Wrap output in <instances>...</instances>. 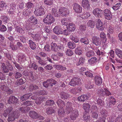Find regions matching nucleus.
Returning <instances> with one entry per match:
<instances>
[{
  "label": "nucleus",
  "mask_w": 122,
  "mask_h": 122,
  "mask_svg": "<svg viewBox=\"0 0 122 122\" xmlns=\"http://www.w3.org/2000/svg\"><path fill=\"white\" fill-rule=\"evenodd\" d=\"M34 13L37 16L43 15L45 13L44 7L41 4H37L35 7V10Z\"/></svg>",
  "instance_id": "obj_1"
},
{
  "label": "nucleus",
  "mask_w": 122,
  "mask_h": 122,
  "mask_svg": "<svg viewBox=\"0 0 122 122\" xmlns=\"http://www.w3.org/2000/svg\"><path fill=\"white\" fill-rule=\"evenodd\" d=\"M57 83L56 81L54 80L51 79L47 80L43 82V85L46 88L50 89L53 86L55 85Z\"/></svg>",
  "instance_id": "obj_2"
},
{
  "label": "nucleus",
  "mask_w": 122,
  "mask_h": 122,
  "mask_svg": "<svg viewBox=\"0 0 122 122\" xmlns=\"http://www.w3.org/2000/svg\"><path fill=\"white\" fill-rule=\"evenodd\" d=\"M55 20L51 14L48 13L46 17L43 20L44 22L47 24H51L55 21Z\"/></svg>",
  "instance_id": "obj_3"
},
{
  "label": "nucleus",
  "mask_w": 122,
  "mask_h": 122,
  "mask_svg": "<svg viewBox=\"0 0 122 122\" xmlns=\"http://www.w3.org/2000/svg\"><path fill=\"white\" fill-rule=\"evenodd\" d=\"M18 113L16 111H13L12 113L9 114L7 119L8 122L12 121L15 120V118L18 117Z\"/></svg>",
  "instance_id": "obj_4"
},
{
  "label": "nucleus",
  "mask_w": 122,
  "mask_h": 122,
  "mask_svg": "<svg viewBox=\"0 0 122 122\" xmlns=\"http://www.w3.org/2000/svg\"><path fill=\"white\" fill-rule=\"evenodd\" d=\"M97 93L100 95L103 96H109L111 95V93L107 89H99L97 92Z\"/></svg>",
  "instance_id": "obj_5"
},
{
  "label": "nucleus",
  "mask_w": 122,
  "mask_h": 122,
  "mask_svg": "<svg viewBox=\"0 0 122 122\" xmlns=\"http://www.w3.org/2000/svg\"><path fill=\"white\" fill-rule=\"evenodd\" d=\"M69 13V10L67 8L62 7L60 8L59 9V13L62 16H64L68 14Z\"/></svg>",
  "instance_id": "obj_6"
},
{
  "label": "nucleus",
  "mask_w": 122,
  "mask_h": 122,
  "mask_svg": "<svg viewBox=\"0 0 122 122\" xmlns=\"http://www.w3.org/2000/svg\"><path fill=\"white\" fill-rule=\"evenodd\" d=\"M81 79L78 77L74 78L72 79L69 83L71 86H74L80 83Z\"/></svg>",
  "instance_id": "obj_7"
},
{
  "label": "nucleus",
  "mask_w": 122,
  "mask_h": 122,
  "mask_svg": "<svg viewBox=\"0 0 122 122\" xmlns=\"http://www.w3.org/2000/svg\"><path fill=\"white\" fill-rule=\"evenodd\" d=\"M104 15L105 19L107 20H110L112 18V15L110 10L106 9L104 11Z\"/></svg>",
  "instance_id": "obj_8"
},
{
  "label": "nucleus",
  "mask_w": 122,
  "mask_h": 122,
  "mask_svg": "<svg viewBox=\"0 0 122 122\" xmlns=\"http://www.w3.org/2000/svg\"><path fill=\"white\" fill-rule=\"evenodd\" d=\"M18 102V99L15 96H10L8 100V102L10 104H15Z\"/></svg>",
  "instance_id": "obj_9"
},
{
  "label": "nucleus",
  "mask_w": 122,
  "mask_h": 122,
  "mask_svg": "<svg viewBox=\"0 0 122 122\" xmlns=\"http://www.w3.org/2000/svg\"><path fill=\"white\" fill-rule=\"evenodd\" d=\"M25 5L26 10H28L29 13H31L32 12L31 9L34 7V4L30 2H29L25 3Z\"/></svg>",
  "instance_id": "obj_10"
},
{
  "label": "nucleus",
  "mask_w": 122,
  "mask_h": 122,
  "mask_svg": "<svg viewBox=\"0 0 122 122\" xmlns=\"http://www.w3.org/2000/svg\"><path fill=\"white\" fill-rule=\"evenodd\" d=\"M73 9L75 12L77 13H80L82 11V8L77 3L73 4Z\"/></svg>",
  "instance_id": "obj_11"
},
{
  "label": "nucleus",
  "mask_w": 122,
  "mask_h": 122,
  "mask_svg": "<svg viewBox=\"0 0 122 122\" xmlns=\"http://www.w3.org/2000/svg\"><path fill=\"white\" fill-rule=\"evenodd\" d=\"M102 23L100 20L98 19L97 20L96 23V26L97 29L99 30L102 31L104 29Z\"/></svg>",
  "instance_id": "obj_12"
},
{
  "label": "nucleus",
  "mask_w": 122,
  "mask_h": 122,
  "mask_svg": "<svg viewBox=\"0 0 122 122\" xmlns=\"http://www.w3.org/2000/svg\"><path fill=\"white\" fill-rule=\"evenodd\" d=\"M29 115L33 119L40 118L39 115L34 111H30L29 112Z\"/></svg>",
  "instance_id": "obj_13"
},
{
  "label": "nucleus",
  "mask_w": 122,
  "mask_h": 122,
  "mask_svg": "<svg viewBox=\"0 0 122 122\" xmlns=\"http://www.w3.org/2000/svg\"><path fill=\"white\" fill-rule=\"evenodd\" d=\"M79 115L77 109H75L71 111L70 115V118L72 120H75Z\"/></svg>",
  "instance_id": "obj_14"
},
{
  "label": "nucleus",
  "mask_w": 122,
  "mask_h": 122,
  "mask_svg": "<svg viewBox=\"0 0 122 122\" xmlns=\"http://www.w3.org/2000/svg\"><path fill=\"white\" fill-rule=\"evenodd\" d=\"M92 43L96 46H100L101 44V41L100 38L96 37H93L92 39Z\"/></svg>",
  "instance_id": "obj_15"
},
{
  "label": "nucleus",
  "mask_w": 122,
  "mask_h": 122,
  "mask_svg": "<svg viewBox=\"0 0 122 122\" xmlns=\"http://www.w3.org/2000/svg\"><path fill=\"white\" fill-rule=\"evenodd\" d=\"M102 11L99 8H96L94 9L92 12L94 15L96 17H101Z\"/></svg>",
  "instance_id": "obj_16"
},
{
  "label": "nucleus",
  "mask_w": 122,
  "mask_h": 122,
  "mask_svg": "<svg viewBox=\"0 0 122 122\" xmlns=\"http://www.w3.org/2000/svg\"><path fill=\"white\" fill-rule=\"evenodd\" d=\"M90 97V96L89 95L87 96L86 95H82L78 97L77 99L78 101L84 102L85 100H88Z\"/></svg>",
  "instance_id": "obj_17"
},
{
  "label": "nucleus",
  "mask_w": 122,
  "mask_h": 122,
  "mask_svg": "<svg viewBox=\"0 0 122 122\" xmlns=\"http://www.w3.org/2000/svg\"><path fill=\"white\" fill-rule=\"evenodd\" d=\"M51 50L55 52H57L58 51V49H61V47L60 46L59 47L58 46H57V44L55 43L52 42L51 44Z\"/></svg>",
  "instance_id": "obj_18"
},
{
  "label": "nucleus",
  "mask_w": 122,
  "mask_h": 122,
  "mask_svg": "<svg viewBox=\"0 0 122 122\" xmlns=\"http://www.w3.org/2000/svg\"><path fill=\"white\" fill-rule=\"evenodd\" d=\"M83 119L86 122H90L91 121L89 113L85 111L84 113L83 116Z\"/></svg>",
  "instance_id": "obj_19"
},
{
  "label": "nucleus",
  "mask_w": 122,
  "mask_h": 122,
  "mask_svg": "<svg viewBox=\"0 0 122 122\" xmlns=\"http://www.w3.org/2000/svg\"><path fill=\"white\" fill-rule=\"evenodd\" d=\"M82 5L83 8L87 9L90 8V3L88 0H82Z\"/></svg>",
  "instance_id": "obj_20"
},
{
  "label": "nucleus",
  "mask_w": 122,
  "mask_h": 122,
  "mask_svg": "<svg viewBox=\"0 0 122 122\" xmlns=\"http://www.w3.org/2000/svg\"><path fill=\"white\" fill-rule=\"evenodd\" d=\"M109 99L110 100L109 101V105H107V107L108 108L109 107L110 108L112 106H113L115 104L116 102L115 99L112 97H109Z\"/></svg>",
  "instance_id": "obj_21"
},
{
  "label": "nucleus",
  "mask_w": 122,
  "mask_h": 122,
  "mask_svg": "<svg viewBox=\"0 0 122 122\" xmlns=\"http://www.w3.org/2000/svg\"><path fill=\"white\" fill-rule=\"evenodd\" d=\"M60 96L62 99H67L69 97L70 95L67 92H62L60 94Z\"/></svg>",
  "instance_id": "obj_22"
},
{
  "label": "nucleus",
  "mask_w": 122,
  "mask_h": 122,
  "mask_svg": "<svg viewBox=\"0 0 122 122\" xmlns=\"http://www.w3.org/2000/svg\"><path fill=\"white\" fill-rule=\"evenodd\" d=\"M54 32L56 34L59 35L62 33L61 28L59 26H55L53 29Z\"/></svg>",
  "instance_id": "obj_23"
},
{
  "label": "nucleus",
  "mask_w": 122,
  "mask_h": 122,
  "mask_svg": "<svg viewBox=\"0 0 122 122\" xmlns=\"http://www.w3.org/2000/svg\"><path fill=\"white\" fill-rule=\"evenodd\" d=\"M67 28L68 31H74L75 29V25L73 23H69L67 27Z\"/></svg>",
  "instance_id": "obj_24"
},
{
  "label": "nucleus",
  "mask_w": 122,
  "mask_h": 122,
  "mask_svg": "<svg viewBox=\"0 0 122 122\" xmlns=\"http://www.w3.org/2000/svg\"><path fill=\"white\" fill-rule=\"evenodd\" d=\"M56 102L58 106L60 108H63L65 106V102L61 99H58L56 101Z\"/></svg>",
  "instance_id": "obj_25"
},
{
  "label": "nucleus",
  "mask_w": 122,
  "mask_h": 122,
  "mask_svg": "<svg viewBox=\"0 0 122 122\" xmlns=\"http://www.w3.org/2000/svg\"><path fill=\"white\" fill-rule=\"evenodd\" d=\"M36 60H39L38 63L41 65L45 66L47 64V62L46 61L43 60L40 57L36 56Z\"/></svg>",
  "instance_id": "obj_26"
},
{
  "label": "nucleus",
  "mask_w": 122,
  "mask_h": 122,
  "mask_svg": "<svg viewBox=\"0 0 122 122\" xmlns=\"http://www.w3.org/2000/svg\"><path fill=\"white\" fill-rule=\"evenodd\" d=\"M13 110V108L12 107H9L4 111L3 114V116L6 117L9 113L12 111Z\"/></svg>",
  "instance_id": "obj_27"
},
{
  "label": "nucleus",
  "mask_w": 122,
  "mask_h": 122,
  "mask_svg": "<svg viewBox=\"0 0 122 122\" xmlns=\"http://www.w3.org/2000/svg\"><path fill=\"white\" fill-rule=\"evenodd\" d=\"M29 21L30 23L33 25L36 24L37 23V19L33 17V16L31 17L28 20Z\"/></svg>",
  "instance_id": "obj_28"
},
{
  "label": "nucleus",
  "mask_w": 122,
  "mask_h": 122,
  "mask_svg": "<svg viewBox=\"0 0 122 122\" xmlns=\"http://www.w3.org/2000/svg\"><path fill=\"white\" fill-rule=\"evenodd\" d=\"M70 20L68 18H65L62 19L61 22L63 25L67 26L69 23Z\"/></svg>",
  "instance_id": "obj_29"
},
{
  "label": "nucleus",
  "mask_w": 122,
  "mask_h": 122,
  "mask_svg": "<svg viewBox=\"0 0 122 122\" xmlns=\"http://www.w3.org/2000/svg\"><path fill=\"white\" fill-rule=\"evenodd\" d=\"M29 35H31V36L33 38V39L36 41H39L41 39L40 35L39 34H36L34 35L32 33H30Z\"/></svg>",
  "instance_id": "obj_30"
},
{
  "label": "nucleus",
  "mask_w": 122,
  "mask_h": 122,
  "mask_svg": "<svg viewBox=\"0 0 122 122\" xmlns=\"http://www.w3.org/2000/svg\"><path fill=\"white\" fill-rule=\"evenodd\" d=\"M91 15L88 12H86L83 13L82 15L80 16H78V17H81V18L84 19H86L89 17Z\"/></svg>",
  "instance_id": "obj_31"
},
{
  "label": "nucleus",
  "mask_w": 122,
  "mask_h": 122,
  "mask_svg": "<svg viewBox=\"0 0 122 122\" xmlns=\"http://www.w3.org/2000/svg\"><path fill=\"white\" fill-rule=\"evenodd\" d=\"M95 83L96 84L99 85L102 83V78L99 76H97L95 77Z\"/></svg>",
  "instance_id": "obj_32"
},
{
  "label": "nucleus",
  "mask_w": 122,
  "mask_h": 122,
  "mask_svg": "<svg viewBox=\"0 0 122 122\" xmlns=\"http://www.w3.org/2000/svg\"><path fill=\"white\" fill-rule=\"evenodd\" d=\"M25 82V79L24 78L23 79H18L17 81L15 82V84L16 86H17L23 84Z\"/></svg>",
  "instance_id": "obj_33"
},
{
  "label": "nucleus",
  "mask_w": 122,
  "mask_h": 122,
  "mask_svg": "<svg viewBox=\"0 0 122 122\" xmlns=\"http://www.w3.org/2000/svg\"><path fill=\"white\" fill-rule=\"evenodd\" d=\"M65 110L63 108H61L58 109V114L60 117H63L65 114Z\"/></svg>",
  "instance_id": "obj_34"
},
{
  "label": "nucleus",
  "mask_w": 122,
  "mask_h": 122,
  "mask_svg": "<svg viewBox=\"0 0 122 122\" xmlns=\"http://www.w3.org/2000/svg\"><path fill=\"white\" fill-rule=\"evenodd\" d=\"M28 44L31 48L32 50L35 49L36 47V45L35 42L31 40L29 41Z\"/></svg>",
  "instance_id": "obj_35"
},
{
  "label": "nucleus",
  "mask_w": 122,
  "mask_h": 122,
  "mask_svg": "<svg viewBox=\"0 0 122 122\" xmlns=\"http://www.w3.org/2000/svg\"><path fill=\"white\" fill-rule=\"evenodd\" d=\"M85 59L83 57H81L79 58V61L76 63V65L78 66L80 65H82L85 63Z\"/></svg>",
  "instance_id": "obj_36"
},
{
  "label": "nucleus",
  "mask_w": 122,
  "mask_h": 122,
  "mask_svg": "<svg viewBox=\"0 0 122 122\" xmlns=\"http://www.w3.org/2000/svg\"><path fill=\"white\" fill-rule=\"evenodd\" d=\"M97 58L94 57H92L91 59L88 60V62L90 64L92 65L96 63L97 62Z\"/></svg>",
  "instance_id": "obj_37"
},
{
  "label": "nucleus",
  "mask_w": 122,
  "mask_h": 122,
  "mask_svg": "<svg viewBox=\"0 0 122 122\" xmlns=\"http://www.w3.org/2000/svg\"><path fill=\"white\" fill-rule=\"evenodd\" d=\"M54 67L56 69L59 70L64 71L66 70V68L61 65H56L54 66Z\"/></svg>",
  "instance_id": "obj_38"
},
{
  "label": "nucleus",
  "mask_w": 122,
  "mask_h": 122,
  "mask_svg": "<svg viewBox=\"0 0 122 122\" xmlns=\"http://www.w3.org/2000/svg\"><path fill=\"white\" fill-rule=\"evenodd\" d=\"M80 41L81 43L86 45H87L89 42V41L88 39L86 37L81 38L80 40Z\"/></svg>",
  "instance_id": "obj_39"
},
{
  "label": "nucleus",
  "mask_w": 122,
  "mask_h": 122,
  "mask_svg": "<svg viewBox=\"0 0 122 122\" xmlns=\"http://www.w3.org/2000/svg\"><path fill=\"white\" fill-rule=\"evenodd\" d=\"M55 112V110L52 107L48 108L46 109V113L48 115H51L52 113H54Z\"/></svg>",
  "instance_id": "obj_40"
},
{
  "label": "nucleus",
  "mask_w": 122,
  "mask_h": 122,
  "mask_svg": "<svg viewBox=\"0 0 122 122\" xmlns=\"http://www.w3.org/2000/svg\"><path fill=\"white\" fill-rule=\"evenodd\" d=\"M101 115L104 118L106 119L107 117V111L105 110L102 109L100 112Z\"/></svg>",
  "instance_id": "obj_41"
},
{
  "label": "nucleus",
  "mask_w": 122,
  "mask_h": 122,
  "mask_svg": "<svg viewBox=\"0 0 122 122\" xmlns=\"http://www.w3.org/2000/svg\"><path fill=\"white\" fill-rule=\"evenodd\" d=\"M30 110V108L27 107H22L20 108L19 110L23 113H25Z\"/></svg>",
  "instance_id": "obj_42"
},
{
  "label": "nucleus",
  "mask_w": 122,
  "mask_h": 122,
  "mask_svg": "<svg viewBox=\"0 0 122 122\" xmlns=\"http://www.w3.org/2000/svg\"><path fill=\"white\" fill-rule=\"evenodd\" d=\"M114 0H104L105 4L108 7H110L113 3Z\"/></svg>",
  "instance_id": "obj_43"
},
{
  "label": "nucleus",
  "mask_w": 122,
  "mask_h": 122,
  "mask_svg": "<svg viewBox=\"0 0 122 122\" xmlns=\"http://www.w3.org/2000/svg\"><path fill=\"white\" fill-rule=\"evenodd\" d=\"M115 52L117 56L120 58L122 59V51L118 49L115 50Z\"/></svg>",
  "instance_id": "obj_44"
},
{
  "label": "nucleus",
  "mask_w": 122,
  "mask_h": 122,
  "mask_svg": "<svg viewBox=\"0 0 122 122\" xmlns=\"http://www.w3.org/2000/svg\"><path fill=\"white\" fill-rule=\"evenodd\" d=\"M32 94L31 93H29V94H26L24 95L21 96V99L22 101L28 99L30 97V96H31Z\"/></svg>",
  "instance_id": "obj_45"
},
{
  "label": "nucleus",
  "mask_w": 122,
  "mask_h": 122,
  "mask_svg": "<svg viewBox=\"0 0 122 122\" xmlns=\"http://www.w3.org/2000/svg\"><path fill=\"white\" fill-rule=\"evenodd\" d=\"M115 30L113 26L110 25L108 28L107 31L109 33L112 34L114 32Z\"/></svg>",
  "instance_id": "obj_46"
},
{
  "label": "nucleus",
  "mask_w": 122,
  "mask_h": 122,
  "mask_svg": "<svg viewBox=\"0 0 122 122\" xmlns=\"http://www.w3.org/2000/svg\"><path fill=\"white\" fill-rule=\"evenodd\" d=\"M2 72L4 73H7L9 72V70L5 64L3 63H2Z\"/></svg>",
  "instance_id": "obj_47"
},
{
  "label": "nucleus",
  "mask_w": 122,
  "mask_h": 122,
  "mask_svg": "<svg viewBox=\"0 0 122 122\" xmlns=\"http://www.w3.org/2000/svg\"><path fill=\"white\" fill-rule=\"evenodd\" d=\"M36 94L37 95H47V93L45 90L37 91L36 92Z\"/></svg>",
  "instance_id": "obj_48"
},
{
  "label": "nucleus",
  "mask_w": 122,
  "mask_h": 122,
  "mask_svg": "<svg viewBox=\"0 0 122 122\" xmlns=\"http://www.w3.org/2000/svg\"><path fill=\"white\" fill-rule=\"evenodd\" d=\"M67 45L69 48L71 49H73L76 47L75 44L73 42H69L67 43Z\"/></svg>",
  "instance_id": "obj_49"
},
{
  "label": "nucleus",
  "mask_w": 122,
  "mask_h": 122,
  "mask_svg": "<svg viewBox=\"0 0 122 122\" xmlns=\"http://www.w3.org/2000/svg\"><path fill=\"white\" fill-rule=\"evenodd\" d=\"M100 36L101 38L103 39V42L104 43H105L107 41V38H106V36L105 35L104 33L102 32L100 34Z\"/></svg>",
  "instance_id": "obj_50"
},
{
  "label": "nucleus",
  "mask_w": 122,
  "mask_h": 122,
  "mask_svg": "<svg viewBox=\"0 0 122 122\" xmlns=\"http://www.w3.org/2000/svg\"><path fill=\"white\" fill-rule=\"evenodd\" d=\"M66 55L71 56L74 53L72 50L68 49L66 52Z\"/></svg>",
  "instance_id": "obj_51"
},
{
  "label": "nucleus",
  "mask_w": 122,
  "mask_h": 122,
  "mask_svg": "<svg viewBox=\"0 0 122 122\" xmlns=\"http://www.w3.org/2000/svg\"><path fill=\"white\" fill-rule=\"evenodd\" d=\"M58 10L56 8H53L52 9V14L55 17H58L59 16Z\"/></svg>",
  "instance_id": "obj_52"
},
{
  "label": "nucleus",
  "mask_w": 122,
  "mask_h": 122,
  "mask_svg": "<svg viewBox=\"0 0 122 122\" xmlns=\"http://www.w3.org/2000/svg\"><path fill=\"white\" fill-rule=\"evenodd\" d=\"M38 87L34 85H30L29 86V90L30 91H33V90H36L38 89Z\"/></svg>",
  "instance_id": "obj_53"
},
{
  "label": "nucleus",
  "mask_w": 122,
  "mask_h": 122,
  "mask_svg": "<svg viewBox=\"0 0 122 122\" xmlns=\"http://www.w3.org/2000/svg\"><path fill=\"white\" fill-rule=\"evenodd\" d=\"M97 103L98 105L100 106H103L104 105V101L101 99H98L97 101Z\"/></svg>",
  "instance_id": "obj_54"
},
{
  "label": "nucleus",
  "mask_w": 122,
  "mask_h": 122,
  "mask_svg": "<svg viewBox=\"0 0 122 122\" xmlns=\"http://www.w3.org/2000/svg\"><path fill=\"white\" fill-rule=\"evenodd\" d=\"M90 106L89 103H85L83 105V107L85 110L88 111L90 108Z\"/></svg>",
  "instance_id": "obj_55"
},
{
  "label": "nucleus",
  "mask_w": 122,
  "mask_h": 122,
  "mask_svg": "<svg viewBox=\"0 0 122 122\" xmlns=\"http://www.w3.org/2000/svg\"><path fill=\"white\" fill-rule=\"evenodd\" d=\"M14 75L15 78L16 79L20 78L22 76L20 72L17 71L15 72Z\"/></svg>",
  "instance_id": "obj_56"
},
{
  "label": "nucleus",
  "mask_w": 122,
  "mask_h": 122,
  "mask_svg": "<svg viewBox=\"0 0 122 122\" xmlns=\"http://www.w3.org/2000/svg\"><path fill=\"white\" fill-rule=\"evenodd\" d=\"M75 53L79 55H81L82 51L80 49L79 47H77L75 50Z\"/></svg>",
  "instance_id": "obj_57"
},
{
  "label": "nucleus",
  "mask_w": 122,
  "mask_h": 122,
  "mask_svg": "<svg viewBox=\"0 0 122 122\" xmlns=\"http://www.w3.org/2000/svg\"><path fill=\"white\" fill-rule=\"evenodd\" d=\"M16 30L17 32H19L20 34H22L24 32V30L22 28L19 26H17L16 28Z\"/></svg>",
  "instance_id": "obj_58"
},
{
  "label": "nucleus",
  "mask_w": 122,
  "mask_h": 122,
  "mask_svg": "<svg viewBox=\"0 0 122 122\" xmlns=\"http://www.w3.org/2000/svg\"><path fill=\"white\" fill-rule=\"evenodd\" d=\"M13 63L15 65V67L17 69L19 70H20L22 71L23 70L24 68L22 67H20V65L17 63L16 62H13Z\"/></svg>",
  "instance_id": "obj_59"
},
{
  "label": "nucleus",
  "mask_w": 122,
  "mask_h": 122,
  "mask_svg": "<svg viewBox=\"0 0 122 122\" xmlns=\"http://www.w3.org/2000/svg\"><path fill=\"white\" fill-rule=\"evenodd\" d=\"M87 25L89 27L92 28H93L94 27V26L95 25V23L92 20H90L87 23Z\"/></svg>",
  "instance_id": "obj_60"
},
{
  "label": "nucleus",
  "mask_w": 122,
  "mask_h": 122,
  "mask_svg": "<svg viewBox=\"0 0 122 122\" xmlns=\"http://www.w3.org/2000/svg\"><path fill=\"white\" fill-rule=\"evenodd\" d=\"M94 55V52L92 51H90L87 52L86 54L87 57H90L93 56Z\"/></svg>",
  "instance_id": "obj_61"
},
{
  "label": "nucleus",
  "mask_w": 122,
  "mask_h": 122,
  "mask_svg": "<svg viewBox=\"0 0 122 122\" xmlns=\"http://www.w3.org/2000/svg\"><path fill=\"white\" fill-rule=\"evenodd\" d=\"M121 3H117L115 5H113L112 7V8L114 10H118L121 6Z\"/></svg>",
  "instance_id": "obj_62"
},
{
  "label": "nucleus",
  "mask_w": 122,
  "mask_h": 122,
  "mask_svg": "<svg viewBox=\"0 0 122 122\" xmlns=\"http://www.w3.org/2000/svg\"><path fill=\"white\" fill-rule=\"evenodd\" d=\"M54 101L52 100H49L47 101L46 103V105H47L50 106L54 104Z\"/></svg>",
  "instance_id": "obj_63"
},
{
  "label": "nucleus",
  "mask_w": 122,
  "mask_h": 122,
  "mask_svg": "<svg viewBox=\"0 0 122 122\" xmlns=\"http://www.w3.org/2000/svg\"><path fill=\"white\" fill-rule=\"evenodd\" d=\"M52 1V0H44V2L45 5H51L53 3Z\"/></svg>",
  "instance_id": "obj_64"
}]
</instances>
